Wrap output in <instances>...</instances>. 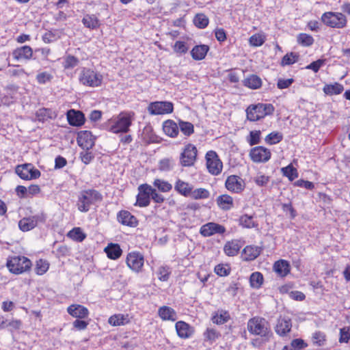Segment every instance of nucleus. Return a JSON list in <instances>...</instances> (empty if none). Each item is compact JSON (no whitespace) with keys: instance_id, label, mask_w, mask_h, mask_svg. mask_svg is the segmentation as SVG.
<instances>
[{"instance_id":"1","label":"nucleus","mask_w":350,"mask_h":350,"mask_svg":"<svg viewBox=\"0 0 350 350\" xmlns=\"http://www.w3.org/2000/svg\"><path fill=\"white\" fill-rule=\"evenodd\" d=\"M247 330L253 335L260 336L266 339L271 335L268 322L258 317L250 319L247 325Z\"/></svg>"},{"instance_id":"2","label":"nucleus","mask_w":350,"mask_h":350,"mask_svg":"<svg viewBox=\"0 0 350 350\" xmlns=\"http://www.w3.org/2000/svg\"><path fill=\"white\" fill-rule=\"evenodd\" d=\"M273 111L274 107L271 104L258 103L250 105L246 109L247 119L252 122L257 121L272 114Z\"/></svg>"},{"instance_id":"3","label":"nucleus","mask_w":350,"mask_h":350,"mask_svg":"<svg viewBox=\"0 0 350 350\" xmlns=\"http://www.w3.org/2000/svg\"><path fill=\"white\" fill-rule=\"evenodd\" d=\"M102 200L101 194L94 189L82 191L80 193L77 203L78 209L81 212H88L90 206L96 202Z\"/></svg>"},{"instance_id":"4","label":"nucleus","mask_w":350,"mask_h":350,"mask_svg":"<svg viewBox=\"0 0 350 350\" xmlns=\"http://www.w3.org/2000/svg\"><path fill=\"white\" fill-rule=\"evenodd\" d=\"M79 79L83 85L98 87L102 83L103 76L97 71L90 68H83Z\"/></svg>"},{"instance_id":"5","label":"nucleus","mask_w":350,"mask_h":350,"mask_svg":"<svg viewBox=\"0 0 350 350\" xmlns=\"http://www.w3.org/2000/svg\"><path fill=\"white\" fill-rule=\"evenodd\" d=\"M322 22L332 28L342 29L347 25L346 16L340 12H327L321 16Z\"/></svg>"},{"instance_id":"6","label":"nucleus","mask_w":350,"mask_h":350,"mask_svg":"<svg viewBox=\"0 0 350 350\" xmlns=\"http://www.w3.org/2000/svg\"><path fill=\"white\" fill-rule=\"evenodd\" d=\"M31 261L25 256H13L7 262V267L9 270L15 274H20L30 269Z\"/></svg>"},{"instance_id":"7","label":"nucleus","mask_w":350,"mask_h":350,"mask_svg":"<svg viewBox=\"0 0 350 350\" xmlns=\"http://www.w3.org/2000/svg\"><path fill=\"white\" fill-rule=\"evenodd\" d=\"M133 116V112L121 113L118 116L116 124L111 127V131L114 133L127 132L131 124Z\"/></svg>"},{"instance_id":"8","label":"nucleus","mask_w":350,"mask_h":350,"mask_svg":"<svg viewBox=\"0 0 350 350\" xmlns=\"http://www.w3.org/2000/svg\"><path fill=\"white\" fill-rule=\"evenodd\" d=\"M196 147L188 144L185 146L180 156V163L183 167H191L194 165L197 158Z\"/></svg>"},{"instance_id":"9","label":"nucleus","mask_w":350,"mask_h":350,"mask_svg":"<svg viewBox=\"0 0 350 350\" xmlns=\"http://www.w3.org/2000/svg\"><path fill=\"white\" fill-rule=\"evenodd\" d=\"M16 173L24 180L36 179L40 176V172L31 163H25L16 166Z\"/></svg>"},{"instance_id":"10","label":"nucleus","mask_w":350,"mask_h":350,"mask_svg":"<svg viewBox=\"0 0 350 350\" xmlns=\"http://www.w3.org/2000/svg\"><path fill=\"white\" fill-rule=\"evenodd\" d=\"M249 155L254 163H265L270 159L271 153L263 146H256L250 150Z\"/></svg>"},{"instance_id":"11","label":"nucleus","mask_w":350,"mask_h":350,"mask_svg":"<svg viewBox=\"0 0 350 350\" xmlns=\"http://www.w3.org/2000/svg\"><path fill=\"white\" fill-rule=\"evenodd\" d=\"M206 167L210 173L219 174L222 169V163L214 151H208L206 154Z\"/></svg>"},{"instance_id":"12","label":"nucleus","mask_w":350,"mask_h":350,"mask_svg":"<svg viewBox=\"0 0 350 350\" xmlns=\"http://www.w3.org/2000/svg\"><path fill=\"white\" fill-rule=\"evenodd\" d=\"M126 265L135 272L142 271L144 262V258L142 254L139 252H131L127 255Z\"/></svg>"},{"instance_id":"13","label":"nucleus","mask_w":350,"mask_h":350,"mask_svg":"<svg viewBox=\"0 0 350 350\" xmlns=\"http://www.w3.org/2000/svg\"><path fill=\"white\" fill-rule=\"evenodd\" d=\"M148 110L152 115L169 113L173 111V105L170 102H154L149 105Z\"/></svg>"},{"instance_id":"14","label":"nucleus","mask_w":350,"mask_h":350,"mask_svg":"<svg viewBox=\"0 0 350 350\" xmlns=\"http://www.w3.org/2000/svg\"><path fill=\"white\" fill-rule=\"evenodd\" d=\"M225 185L228 191L234 193L242 191L245 186L244 180L241 177L235 175L228 176Z\"/></svg>"},{"instance_id":"15","label":"nucleus","mask_w":350,"mask_h":350,"mask_svg":"<svg viewBox=\"0 0 350 350\" xmlns=\"http://www.w3.org/2000/svg\"><path fill=\"white\" fill-rule=\"evenodd\" d=\"M139 193L137 196L136 204L141 207H145L150 204V193L149 191H152V186L148 184H143L139 185Z\"/></svg>"},{"instance_id":"16","label":"nucleus","mask_w":350,"mask_h":350,"mask_svg":"<svg viewBox=\"0 0 350 350\" xmlns=\"http://www.w3.org/2000/svg\"><path fill=\"white\" fill-rule=\"evenodd\" d=\"M226 231L225 228L216 223L209 222L200 228V234L204 237H210L215 234H223Z\"/></svg>"},{"instance_id":"17","label":"nucleus","mask_w":350,"mask_h":350,"mask_svg":"<svg viewBox=\"0 0 350 350\" xmlns=\"http://www.w3.org/2000/svg\"><path fill=\"white\" fill-rule=\"evenodd\" d=\"M94 138L91 132L84 131L81 132L77 137V143L83 149L88 150L94 145Z\"/></svg>"},{"instance_id":"18","label":"nucleus","mask_w":350,"mask_h":350,"mask_svg":"<svg viewBox=\"0 0 350 350\" xmlns=\"http://www.w3.org/2000/svg\"><path fill=\"white\" fill-rule=\"evenodd\" d=\"M68 313L75 318L85 319L89 315L87 308L79 304H72L68 307Z\"/></svg>"},{"instance_id":"19","label":"nucleus","mask_w":350,"mask_h":350,"mask_svg":"<svg viewBox=\"0 0 350 350\" xmlns=\"http://www.w3.org/2000/svg\"><path fill=\"white\" fill-rule=\"evenodd\" d=\"M67 119L69 124L75 126H80L85 122L83 113L79 111L70 109L67 112Z\"/></svg>"},{"instance_id":"20","label":"nucleus","mask_w":350,"mask_h":350,"mask_svg":"<svg viewBox=\"0 0 350 350\" xmlns=\"http://www.w3.org/2000/svg\"><path fill=\"white\" fill-rule=\"evenodd\" d=\"M292 323L290 319L280 318L275 327V332L281 336H286L291 329Z\"/></svg>"},{"instance_id":"21","label":"nucleus","mask_w":350,"mask_h":350,"mask_svg":"<svg viewBox=\"0 0 350 350\" xmlns=\"http://www.w3.org/2000/svg\"><path fill=\"white\" fill-rule=\"evenodd\" d=\"M14 58L16 59H30L33 55V50L29 46L25 45L18 47L12 53Z\"/></svg>"},{"instance_id":"22","label":"nucleus","mask_w":350,"mask_h":350,"mask_svg":"<svg viewBox=\"0 0 350 350\" xmlns=\"http://www.w3.org/2000/svg\"><path fill=\"white\" fill-rule=\"evenodd\" d=\"M178 336L182 338L190 337L193 333L192 327L184 321H178L175 325Z\"/></svg>"},{"instance_id":"23","label":"nucleus","mask_w":350,"mask_h":350,"mask_svg":"<svg viewBox=\"0 0 350 350\" xmlns=\"http://www.w3.org/2000/svg\"><path fill=\"white\" fill-rule=\"evenodd\" d=\"M118 221L123 225L135 226L137 223V219L127 211H121L117 215Z\"/></svg>"},{"instance_id":"24","label":"nucleus","mask_w":350,"mask_h":350,"mask_svg":"<svg viewBox=\"0 0 350 350\" xmlns=\"http://www.w3.org/2000/svg\"><path fill=\"white\" fill-rule=\"evenodd\" d=\"M261 252V248L258 246L248 245L243 251V258L246 261L253 260L256 258Z\"/></svg>"},{"instance_id":"25","label":"nucleus","mask_w":350,"mask_h":350,"mask_svg":"<svg viewBox=\"0 0 350 350\" xmlns=\"http://www.w3.org/2000/svg\"><path fill=\"white\" fill-rule=\"evenodd\" d=\"M242 247V243L239 240H232L228 241L224 245V252L229 256H234L237 255Z\"/></svg>"},{"instance_id":"26","label":"nucleus","mask_w":350,"mask_h":350,"mask_svg":"<svg viewBox=\"0 0 350 350\" xmlns=\"http://www.w3.org/2000/svg\"><path fill=\"white\" fill-rule=\"evenodd\" d=\"M209 47L206 44H200L195 46L191 51V55L195 60H202L205 58Z\"/></svg>"},{"instance_id":"27","label":"nucleus","mask_w":350,"mask_h":350,"mask_svg":"<svg viewBox=\"0 0 350 350\" xmlns=\"http://www.w3.org/2000/svg\"><path fill=\"white\" fill-rule=\"evenodd\" d=\"M83 25L90 29H96L100 27V21L94 14H85L82 19Z\"/></svg>"},{"instance_id":"28","label":"nucleus","mask_w":350,"mask_h":350,"mask_svg":"<svg viewBox=\"0 0 350 350\" xmlns=\"http://www.w3.org/2000/svg\"><path fill=\"white\" fill-rule=\"evenodd\" d=\"M274 271L281 277L286 276L290 272V265L284 260H280L274 263Z\"/></svg>"},{"instance_id":"29","label":"nucleus","mask_w":350,"mask_h":350,"mask_svg":"<svg viewBox=\"0 0 350 350\" xmlns=\"http://www.w3.org/2000/svg\"><path fill=\"white\" fill-rule=\"evenodd\" d=\"M163 129L164 133L171 137H176L178 133V126L171 120L164 122Z\"/></svg>"},{"instance_id":"30","label":"nucleus","mask_w":350,"mask_h":350,"mask_svg":"<svg viewBox=\"0 0 350 350\" xmlns=\"http://www.w3.org/2000/svg\"><path fill=\"white\" fill-rule=\"evenodd\" d=\"M159 317L165 321H175L176 320V313L174 309L168 306H163L159 309Z\"/></svg>"},{"instance_id":"31","label":"nucleus","mask_w":350,"mask_h":350,"mask_svg":"<svg viewBox=\"0 0 350 350\" xmlns=\"http://www.w3.org/2000/svg\"><path fill=\"white\" fill-rule=\"evenodd\" d=\"M174 189L180 194L185 197H189L193 187L188 183L178 180L175 184Z\"/></svg>"},{"instance_id":"32","label":"nucleus","mask_w":350,"mask_h":350,"mask_svg":"<svg viewBox=\"0 0 350 350\" xmlns=\"http://www.w3.org/2000/svg\"><path fill=\"white\" fill-rule=\"evenodd\" d=\"M219 208L223 210H230L233 206V199L227 194L221 195L216 200Z\"/></svg>"},{"instance_id":"33","label":"nucleus","mask_w":350,"mask_h":350,"mask_svg":"<svg viewBox=\"0 0 350 350\" xmlns=\"http://www.w3.org/2000/svg\"><path fill=\"white\" fill-rule=\"evenodd\" d=\"M37 225V219L35 217H25L18 222L20 229L23 232L34 228Z\"/></svg>"},{"instance_id":"34","label":"nucleus","mask_w":350,"mask_h":350,"mask_svg":"<svg viewBox=\"0 0 350 350\" xmlns=\"http://www.w3.org/2000/svg\"><path fill=\"white\" fill-rule=\"evenodd\" d=\"M105 252L107 253V256L111 258L116 260L122 254V250L118 244L111 243L105 247Z\"/></svg>"},{"instance_id":"35","label":"nucleus","mask_w":350,"mask_h":350,"mask_svg":"<svg viewBox=\"0 0 350 350\" xmlns=\"http://www.w3.org/2000/svg\"><path fill=\"white\" fill-rule=\"evenodd\" d=\"M243 84L246 88H261V79L256 75H251L243 81Z\"/></svg>"},{"instance_id":"36","label":"nucleus","mask_w":350,"mask_h":350,"mask_svg":"<svg viewBox=\"0 0 350 350\" xmlns=\"http://www.w3.org/2000/svg\"><path fill=\"white\" fill-rule=\"evenodd\" d=\"M108 322L113 326H119L124 325L129 322L128 315L124 316V314H115L109 317Z\"/></svg>"},{"instance_id":"37","label":"nucleus","mask_w":350,"mask_h":350,"mask_svg":"<svg viewBox=\"0 0 350 350\" xmlns=\"http://www.w3.org/2000/svg\"><path fill=\"white\" fill-rule=\"evenodd\" d=\"M230 319V315L226 311H217L212 317L214 323L221 325L226 323Z\"/></svg>"},{"instance_id":"38","label":"nucleus","mask_w":350,"mask_h":350,"mask_svg":"<svg viewBox=\"0 0 350 350\" xmlns=\"http://www.w3.org/2000/svg\"><path fill=\"white\" fill-rule=\"evenodd\" d=\"M153 186L161 192H168L172 189V185L167 181L157 178L153 182Z\"/></svg>"},{"instance_id":"39","label":"nucleus","mask_w":350,"mask_h":350,"mask_svg":"<svg viewBox=\"0 0 350 350\" xmlns=\"http://www.w3.org/2000/svg\"><path fill=\"white\" fill-rule=\"evenodd\" d=\"M210 196V192L204 188L192 189L189 198L193 200L207 199Z\"/></svg>"},{"instance_id":"40","label":"nucleus","mask_w":350,"mask_h":350,"mask_svg":"<svg viewBox=\"0 0 350 350\" xmlns=\"http://www.w3.org/2000/svg\"><path fill=\"white\" fill-rule=\"evenodd\" d=\"M194 25L200 29L206 28L209 23L208 17L204 14H197L193 21Z\"/></svg>"},{"instance_id":"41","label":"nucleus","mask_w":350,"mask_h":350,"mask_svg":"<svg viewBox=\"0 0 350 350\" xmlns=\"http://www.w3.org/2000/svg\"><path fill=\"white\" fill-rule=\"evenodd\" d=\"M79 64V59L74 55H68L64 57L63 67L64 69H72Z\"/></svg>"},{"instance_id":"42","label":"nucleus","mask_w":350,"mask_h":350,"mask_svg":"<svg viewBox=\"0 0 350 350\" xmlns=\"http://www.w3.org/2000/svg\"><path fill=\"white\" fill-rule=\"evenodd\" d=\"M298 59H299V55L295 53L291 52V53H286L282 57V61H281V65L283 66L292 65V64H295V62H297L298 61Z\"/></svg>"},{"instance_id":"43","label":"nucleus","mask_w":350,"mask_h":350,"mask_svg":"<svg viewBox=\"0 0 350 350\" xmlns=\"http://www.w3.org/2000/svg\"><path fill=\"white\" fill-rule=\"evenodd\" d=\"M179 129L186 136L191 135L194 131L193 125L191 123L182 120H180L178 122Z\"/></svg>"},{"instance_id":"44","label":"nucleus","mask_w":350,"mask_h":350,"mask_svg":"<svg viewBox=\"0 0 350 350\" xmlns=\"http://www.w3.org/2000/svg\"><path fill=\"white\" fill-rule=\"evenodd\" d=\"M314 38L310 35L307 33H299L297 36V42L299 44L304 46H310L314 43Z\"/></svg>"},{"instance_id":"45","label":"nucleus","mask_w":350,"mask_h":350,"mask_svg":"<svg viewBox=\"0 0 350 350\" xmlns=\"http://www.w3.org/2000/svg\"><path fill=\"white\" fill-rule=\"evenodd\" d=\"M250 281L252 287L258 288L263 282L262 274L260 272H254L252 273Z\"/></svg>"},{"instance_id":"46","label":"nucleus","mask_w":350,"mask_h":350,"mask_svg":"<svg viewBox=\"0 0 350 350\" xmlns=\"http://www.w3.org/2000/svg\"><path fill=\"white\" fill-rule=\"evenodd\" d=\"M282 172L283 175L288 177L291 181L293 180L298 176L297 170L292 165H288L285 167H282Z\"/></svg>"},{"instance_id":"47","label":"nucleus","mask_w":350,"mask_h":350,"mask_svg":"<svg viewBox=\"0 0 350 350\" xmlns=\"http://www.w3.org/2000/svg\"><path fill=\"white\" fill-rule=\"evenodd\" d=\"M283 139V135L279 132H272L266 136L265 140L269 144H275L281 142Z\"/></svg>"},{"instance_id":"48","label":"nucleus","mask_w":350,"mask_h":350,"mask_svg":"<svg viewBox=\"0 0 350 350\" xmlns=\"http://www.w3.org/2000/svg\"><path fill=\"white\" fill-rule=\"evenodd\" d=\"M312 340L314 345L319 347L323 346L326 342V336L323 332L317 331L312 334Z\"/></svg>"},{"instance_id":"49","label":"nucleus","mask_w":350,"mask_h":350,"mask_svg":"<svg viewBox=\"0 0 350 350\" xmlns=\"http://www.w3.org/2000/svg\"><path fill=\"white\" fill-rule=\"evenodd\" d=\"M265 42V37L260 33L252 35L249 39V43L253 46H260Z\"/></svg>"},{"instance_id":"50","label":"nucleus","mask_w":350,"mask_h":350,"mask_svg":"<svg viewBox=\"0 0 350 350\" xmlns=\"http://www.w3.org/2000/svg\"><path fill=\"white\" fill-rule=\"evenodd\" d=\"M260 131H252L249 136L247 137V142L250 146L258 144L260 142Z\"/></svg>"},{"instance_id":"51","label":"nucleus","mask_w":350,"mask_h":350,"mask_svg":"<svg viewBox=\"0 0 350 350\" xmlns=\"http://www.w3.org/2000/svg\"><path fill=\"white\" fill-rule=\"evenodd\" d=\"M53 79V76L49 72H41L36 75V80L39 84H46Z\"/></svg>"},{"instance_id":"52","label":"nucleus","mask_w":350,"mask_h":350,"mask_svg":"<svg viewBox=\"0 0 350 350\" xmlns=\"http://www.w3.org/2000/svg\"><path fill=\"white\" fill-rule=\"evenodd\" d=\"M173 49L174 52L180 55L186 53L189 49L187 43L180 40H178L175 42Z\"/></svg>"},{"instance_id":"53","label":"nucleus","mask_w":350,"mask_h":350,"mask_svg":"<svg viewBox=\"0 0 350 350\" xmlns=\"http://www.w3.org/2000/svg\"><path fill=\"white\" fill-rule=\"evenodd\" d=\"M219 333L212 328H207L206 332L204 333L205 340L211 342L215 341L217 338H219Z\"/></svg>"},{"instance_id":"54","label":"nucleus","mask_w":350,"mask_h":350,"mask_svg":"<svg viewBox=\"0 0 350 350\" xmlns=\"http://www.w3.org/2000/svg\"><path fill=\"white\" fill-rule=\"evenodd\" d=\"M239 222L240 224L245 228H250L255 226L252 217L247 215L241 216L239 219Z\"/></svg>"},{"instance_id":"55","label":"nucleus","mask_w":350,"mask_h":350,"mask_svg":"<svg viewBox=\"0 0 350 350\" xmlns=\"http://www.w3.org/2000/svg\"><path fill=\"white\" fill-rule=\"evenodd\" d=\"M170 274V268L168 267H161L157 271L158 278L161 281H167Z\"/></svg>"},{"instance_id":"56","label":"nucleus","mask_w":350,"mask_h":350,"mask_svg":"<svg viewBox=\"0 0 350 350\" xmlns=\"http://www.w3.org/2000/svg\"><path fill=\"white\" fill-rule=\"evenodd\" d=\"M49 269V264L42 259L39 260L36 262V271L38 275H42Z\"/></svg>"},{"instance_id":"57","label":"nucleus","mask_w":350,"mask_h":350,"mask_svg":"<svg viewBox=\"0 0 350 350\" xmlns=\"http://www.w3.org/2000/svg\"><path fill=\"white\" fill-rule=\"evenodd\" d=\"M68 236L77 241H83L85 236L79 228H75L68 232Z\"/></svg>"},{"instance_id":"58","label":"nucleus","mask_w":350,"mask_h":350,"mask_svg":"<svg viewBox=\"0 0 350 350\" xmlns=\"http://www.w3.org/2000/svg\"><path fill=\"white\" fill-rule=\"evenodd\" d=\"M150 193V199L151 198L156 203H162L163 202L165 198L164 197L159 193L155 188L152 187V191H149Z\"/></svg>"},{"instance_id":"59","label":"nucleus","mask_w":350,"mask_h":350,"mask_svg":"<svg viewBox=\"0 0 350 350\" xmlns=\"http://www.w3.org/2000/svg\"><path fill=\"white\" fill-rule=\"evenodd\" d=\"M325 60L319 59L317 61H314L306 66L307 69L312 70L314 72L319 70L320 68L324 64Z\"/></svg>"},{"instance_id":"60","label":"nucleus","mask_w":350,"mask_h":350,"mask_svg":"<svg viewBox=\"0 0 350 350\" xmlns=\"http://www.w3.org/2000/svg\"><path fill=\"white\" fill-rule=\"evenodd\" d=\"M350 339V332L349 327H343L340 330V342H347Z\"/></svg>"},{"instance_id":"61","label":"nucleus","mask_w":350,"mask_h":350,"mask_svg":"<svg viewBox=\"0 0 350 350\" xmlns=\"http://www.w3.org/2000/svg\"><path fill=\"white\" fill-rule=\"evenodd\" d=\"M172 161L170 160L169 159H162L159 162V169L161 171H165V172L169 171L172 169Z\"/></svg>"},{"instance_id":"62","label":"nucleus","mask_w":350,"mask_h":350,"mask_svg":"<svg viewBox=\"0 0 350 350\" xmlns=\"http://www.w3.org/2000/svg\"><path fill=\"white\" fill-rule=\"evenodd\" d=\"M269 181V177L265 175H259L254 178V182L258 186H265Z\"/></svg>"},{"instance_id":"63","label":"nucleus","mask_w":350,"mask_h":350,"mask_svg":"<svg viewBox=\"0 0 350 350\" xmlns=\"http://www.w3.org/2000/svg\"><path fill=\"white\" fill-rule=\"evenodd\" d=\"M307 346L306 343L300 338L295 339L291 342V347L293 349H302Z\"/></svg>"},{"instance_id":"64","label":"nucleus","mask_w":350,"mask_h":350,"mask_svg":"<svg viewBox=\"0 0 350 350\" xmlns=\"http://www.w3.org/2000/svg\"><path fill=\"white\" fill-rule=\"evenodd\" d=\"M22 322L21 320L13 319L8 323V327H10V331L17 330L21 328Z\"/></svg>"}]
</instances>
